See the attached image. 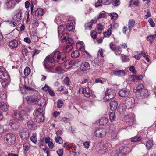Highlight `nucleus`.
I'll return each instance as SVG.
<instances>
[{
	"label": "nucleus",
	"instance_id": "nucleus-39",
	"mask_svg": "<svg viewBox=\"0 0 156 156\" xmlns=\"http://www.w3.org/2000/svg\"><path fill=\"white\" fill-rule=\"evenodd\" d=\"M122 50L121 48V47L119 46L116 48V49L115 50V53L116 55H119L121 53Z\"/></svg>",
	"mask_w": 156,
	"mask_h": 156
},
{
	"label": "nucleus",
	"instance_id": "nucleus-14",
	"mask_svg": "<svg viewBox=\"0 0 156 156\" xmlns=\"http://www.w3.org/2000/svg\"><path fill=\"white\" fill-rule=\"evenodd\" d=\"M9 124L12 129H15L18 128L20 126V123L15 119L10 120Z\"/></svg>",
	"mask_w": 156,
	"mask_h": 156
},
{
	"label": "nucleus",
	"instance_id": "nucleus-33",
	"mask_svg": "<svg viewBox=\"0 0 156 156\" xmlns=\"http://www.w3.org/2000/svg\"><path fill=\"white\" fill-rule=\"evenodd\" d=\"M76 46L78 49L82 51L83 50L84 46L83 43V42H78L76 44Z\"/></svg>",
	"mask_w": 156,
	"mask_h": 156
},
{
	"label": "nucleus",
	"instance_id": "nucleus-12",
	"mask_svg": "<svg viewBox=\"0 0 156 156\" xmlns=\"http://www.w3.org/2000/svg\"><path fill=\"white\" fill-rule=\"evenodd\" d=\"M137 96L139 99H142L147 97L149 95L147 90L146 89L141 90L140 92H137Z\"/></svg>",
	"mask_w": 156,
	"mask_h": 156
},
{
	"label": "nucleus",
	"instance_id": "nucleus-15",
	"mask_svg": "<svg viewBox=\"0 0 156 156\" xmlns=\"http://www.w3.org/2000/svg\"><path fill=\"white\" fill-rule=\"evenodd\" d=\"M130 93L129 90L127 89H122L120 90L118 93L119 95L121 97H127Z\"/></svg>",
	"mask_w": 156,
	"mask_h": 156
},
{
	"label": "nucleus",
	"instance_id": "nucleus-37",
	"mask_svg": "<svg viewBox=\"0 0 156 156\" xmlns=\"http://www.w3.org/2000/svg\"><path fill=\"white\" fill-rule=\"evenodd\" d=\"M73 48V46L71 45H68L65 46L64 48V51L66 52H69Z\"/></svg>",
	"mask_w": 156,
	"mask_h": 156
},
{
	"label": "nucleus",
	"instance_id": "nucleus-3",
	"mask_svg": "<svg viewBox=\"0 0 156 156\" xmlns=\"http://www.w3.org/2000/svg\"><path fill=\"white\" fill-rule=\"evenodd\" d=\"M116 93L114 90L112 89H107L104 99L105 101L113 99Z\"/></svg>",
	"mask_w": 156,
	"mask_h": 156
},
{
	"label": "nucleus",
	"instance_id": "nucleus-30",
	"mask_svg": "<svg viewBox=\"0 0 156 156\" xmlns=\"http://www.w3.org/2000/svg\"><path fill=\"white\" fill-rule=\"evenodd\" d=\"M39 101H40V102L39 101L38 102V104L39 106L41 107H44L46 104V100L43 98H40L38 99Z\"/></svg>",
	"mask_w": 156,
	"mask_h": 156
},
{
	"label": "nucleus",
	"instance_id": "nucleus-49",
	"mask_svg": "<svg viewBox=\"0 0 156 156\" xmlns=\"http://www.w3.org/2000/svg\"><path fill=\"white\" fill-rule=\"evenodd\" d=\"M111 19L113 20H115L118 17V14L115 13H111L110 15Z\"/></svg>",
	"mask_w": 156,
	"mask_h": 156
},
{
	"label": "nucleus",
	"instance_id": "nucleus-62",
	"mask_svg": "<svg viewBox=\"0 0 156 156\" xmlns=\"http://www.w3.org/2000/svg\"><path fill=\"white\" fill-rule=\"evenodd\" d=\"M66 43H69L71 44H73V43L74 41L72 38H69L67 39L66 41Z\"/></svg>",
	"mask_w": 156,
	"mask_h": 156
},
{
	"label": "nucleus",
	"instance_id": "nucleus-45",
	"mask_svg": "<svg viewBox=\"0 0 156 156\" xmlns=\"http://www.w3.org/2000/svg\"><path fill=\"white\" fill-rule=\"evenodd\" d=\"M112 33L111 30L109 29L107 31L104 33V35L105 37H109L111 35Z\"/></svg>",
	"mask_w": 156,
	"mask_h": 156
},
{
	"label": "nucleus",
	"instance_id": "nucleus-29",
	"mask_svg": "<svg viewBox=\"0 0 156 156\" xmlns=\"http://www.w3.org/2000/svg\"><path fill=\"white\" fill-rule=\"evenodd\" d=\"M142 52H136L133 53V56L137 60H139L142 56Z\"/></svg>",
	"mask_w": 156,
	"mask_h": 156
},
{
	"label": "nucleus",
	"instance_id": "nucleus-61",
	"mask_svg": "<svg viewBox=\"0 0 156 156\" xmlns=\"http://www.w3.org/2000/svg\"><path fill=\"white\" fill-rule=\"evenodd\" d=\"M50 89V87L48 85L45 84L44 86L42 88V89L45 91H48Z\"/></svg>",
	"mask_w": 156,
	"mask_h": 156
},
{
	"label": "nucleus",
	"instance_id": "nucleus-63",
	"mask_svg": "<svg viewBox=\"0 0 156 156\" xmlns=\"http://www.w3.org/2000/svg\"><path fill=\"white\" fill-rule=\"evenodd\" d=\"M92 22H88L86 24V26L87 28H88L90 30L92 28Z\"/></svg>",
	"mask_w": 156,
	"mask_h": 156
},
{
	"label": "nucleus",
	"instance_id": "nucleus-18",
	"mask_svg": "<svg viewBox=\"0 0 156 156\" xmlns=\"http://www.w3.org/2000/svg\"><path fill=\"white\" fill-rule=\"evenodd\" d=\"M0 78L3 80L9 79V77L7 72L6 71H0Z\"/></svg>",
	"mask_w": 156,
	"mask_h": 156
},
{
	"label": "nucleus",
	"instance_id": "nucleus-41",
	"mask_svg": "<svg viewBox=\"0 0 156 156\" xmlns=\"http://www.w3.org/2000/svg\"><path fill=\"white\" fill-rule=\"evenodd\" d=\"M80 55V53L78 51H74L72 52L71 56L73 58H76L78 57Z\"/></svg>",
	"mask_w": 156,
	"mask_h": 156
},
{
	"label": "nucleus",
	"instance_id": "nucleus-21",
	"mask_svg": "<svg viewBox=\"0 0 156 156\" xmlns=\"http://www.w3.org/2000/svg\"><path fill=\"white\" fill-rule=\"evenodd\" d=\"M44 14V10L41 8L37 9L35 12V15L36 16L41 17Z\"/></svg>",
	"mask_w": 156,
	"mask_h": 156
},
{
	"label": "nucleus",
	"instance_id": "nucleus-42",
	"mask_svg": "<svg viewBox=\"0 0 156 156\" xmlns=\"http://www.w3.org/2000/svg\"><path fill=\"white\" fill-rule=\"evenodd\" d=\"M65 29L62 25H60L58 28V34L59 36L64 30Z\"/></svg>",
	"mask_w": 156,
	"mask_h": 156
},
{
	"label": "nucleus",
	"instance_id": "nucleus-31",
	"mask_svg": "<svg viewBox=\"0 0 156 156\" xmlns=\"http://www.w3.org/2000/svg\"><path fill=\"white\" fill-rule=\"evenodd\" d=\"M135 23V20L133 19L129 20L128 23V28L129 30H131L134 26Z\"/></svg>",
	"mask_w": 156,
	"mask_h": 156
},
{
	"label": "nucleus",
	"instance_id": "nucleus-46",
	"mask_svg": "<svg viewBox=\"0 0 156 156\" xmlns=\"http://www.w3.org/2000/svg\"><path fill=\"white\" fill-rule=\"evenodd\" d=\"M121 59L122 62H127L130 60L129 58L127 56H126L125 55L122 56Z\"/></svg>",
	"mask_w": 156,
	"mask_h": 156
},
{
	"label": "nucleus",
	"instance_id": "nucleus-23",
	"mask_svg": "<svg viewBox=\"0 0 156 156\" xmlns=\"http://www.w3.org/2000/svg\"><path fill=\"white\" fill-rule=\"evenodd\" d=\"M45 109L43 108H38L36 109L33 113V115L35 116L36 115L42 114L44 115Z\"/></svg>",
	"mask_w": 156,
	"mask_h": 156
},
{
	"label": "nucleus",
	"instance_id": "nucleus-35",
	"mask_svg": "<svg viewBox=\"0 0 156 156\" xmlns=\"http://www.w3.org/2000/svg\"><path fill=\"white\" fill-rule=\"evenodd\" d=\"M55 142L59 144H62L63 143V140L61 137L58 136H56L55 139Z\"/></svg>",
	"mask_w": 156,
	"mask_h": 156
},
{
	"label": "nucleus",
	"instance_id": "nucleus-55",
	"mask_svg": "<svg viewBox=\"0 0 156 156\" xmlns=\"http://www.w3.org/2000/svg\"><path fill=\"white\" fill-rule=\"evenodd\" d=\"M111 156H122L120 155V153L119 151H113L111 153Z\"/></svg>",
	"mask_w": 156,
	"mask_h": 156
},
{
	"label": "nucleus",
	"instance_id": "nucleus-40",
	"mask_svg": "<svg viewBox=\"0 0 156 156\" xmlns=\"http://www.w3.org/2000/svg\"><path fill=\"white\" fill-rule=\"evenodd\" d=\"M23 149L25 153H26L30 147V145L28 143H25L23 145Z\"/></svg>",
	"mask_w": 156,
	"mask_h": 156
},
{
	"label": "nucleus",
	"instance_id": "nucleus-16",
	"mask_svg": "<svg viewBox=\"0 0 156 156\" xmlns=\"http://www.w3.org/2000/svg\"><path fill=\"white\" fill-rule=\"evenodd\" d=\"M22 9H18L16 11V14L14 16L13 19L14 20L17 21H19L21 20L22 11Z\"/></svg>",
	"mask_w": 156,
	"mask_h": 156
},
{
	"label": "nucleus",
	"instance_id": "nucleus-56",
	"mask_svg": "<svg viewBox=\"0 0 156 156\" xmlns=\"http://www.w3.org/2000/svg\"><path fill=\"white\" fill-rule=\"evenodd\" d=\"M109 47L110 49L113 51H115L116 49L115 45L112 42L109 45Z\"/></svg>",
	"mask_w": 156,
	"mask_h": 156
},
{
	"label": "nucleus",
	"instance_id": "nucleus-1",
	"mask_svg": "<svg viewBox=\"0 0 156 156\" xmlns=\"http://www.w3.org/2000/svg\"><path fill=\"white\" fill-rule=\"evenodd\" d=\"M52 59L55 62L61 64L64 63L66 60V55L62 52L56 51L52 54Z\"/></svg>",
	"mask_w": 156,
	"mask_h": 156
},
{
	"label": "nucleus",
	"instance_id": "nucleus-28",
	"mask_svg": "<svg viewBox=\"0 0 156 156\" xmlns=\"http://www.w3.org/2000/svg\"><path fill=\"white\" fill-rule=\"evenodd\" d=\"M98 121L100 125H104L108 122V119L105 117H103L98 120Z\"/></svg>",
	"mask_w": 156,
	"mask_h": 156
},
{
	"label": "nucleus",
	"instance_id": "nucleus-48",
	"mask_svg": "<svg viewBox=\"0 0 156 156\" xmlns=\"http://www.w3.org/2000/svg\"><path fill=\"white\" fill-rule=\"evenodd\" d=\"M24 74L25 76L28 75L30 73V69L29 67H27L24 70Z\"/></svg>",
	"mask_w": 156,
	"mask_h": 156
},
{
	"label": "nucleus",
	"instance_id": "nucleus-17",
	"mask_svg": "<svg viewBox=\"0 0 156 156\" xmlns=\"http://www.w3.org/2000/svg\"><path fill=\"white\" fill-rule=\"evenodd\" d=\"M90 66L89 64L87 62H82L80 66V69L82 71H84L89 69Z\"/></svg>",
	"mask_w": 156,
	"mask_h": 156
},
{
	"label": "nucleus",
	"instance_id": "nucleus-32",
	"mask_svg": "<svg viewBox=\"0 0 156 156\" xmlns=\"http://www.w3.org/2000/svg\"><path fill=\"white\" fill-rule=\"evenodd\" d=\"M74 29L73 23L72 22L68 23L66 25V30L70 31H72Z\"/></svg>",
	"mask_w": 156,
	"mask_h": 156
},
{
	"label": "nucleus",
	"instance_id": "nucleus-54",
	"mask_svg": "<svg viewBox=\"0 0 156 156\" xmlns=\"http://www.w3.org/2000/svg\"><path fill=\"white\" fill-rule=\"evenodd\" d=\"M70 80L69 77H66L64 80V83L66 85H68L70 83Z\"/></svg>",
	"mask_w": 156,
	"mask_h": 156
},
{
	"label": "nucleus",
	"instance_id": "nucleus-64",
	"mask_svg": "<svg viewBox=\"0 0 156 156\" xmlns=\"http://www.w3.org/2000/svg\"><path fill=\"white\" fill-rule=\"evenodd\" d=\"M63 149H60L57 151V153L58 155L61 156L63 154Z\"/></svg>",
	"mask_w": 156,
	"mask_h": 156
},
{
	"label": "nucleus",
	"instance_id": "nucleus-9",
	"mask_svg": "<svg viewBox=\"0 0 156 156\" xmlns=\"http://www.w3.org/2000/svg\"><path fill=\"white\" fill-rule=\"evenodd\" d=\"M106 133V129L100 128L96 130L94 132V134L96 137L101 138L105 136Z\"/></svg>",
	"mask_w": 156,
	"mask_h": 156
},
{
	"label": "nucleus",
	"instance_id": "nucleus-4",
	"mask_svg": "<svg viewBox=\"0 0 156 156\" xmlns=\"http://www.w3.org/2000/svg\"><path fill=\"white\" fill-rule=\"evenodd\" d=\"M5 142L9 145H11L15 144L16 138L15 135L12 133L6 134L5 137Z\"/></svg>",
	"mask_w": 156,
	"mask_h": 156
},
{
	"label": "nucleus",
	"instance_id": "nucleus-36",
	"mask_svg": "<svg viewBox=\"0 0 156 156\" xmlns=\"http://www.w3.org/2000/svg\"><path fill=\"white\" fill-rule=\"evenodd\" d=\"M69 37L68 34L67 33H64L60 38V40L62 42H64L67 40Z\"/></svg>",
	"mask_w": 156,
	"mask_h": 156
},
{
	"label": "nucleus",
	"instance_id": "nucleus-44",
	"mask_svg": "<svg viewBox=\"0 0 156 156\" xmlns=\"http://www.w3.org/2000/svg\"><path fill=\"white\" fill-rule=\"evenodd\" d=\"M118 105L117 102L115 100L111 102L110 103V107H117Z\"/></svg>",
	"mask_w": 156,
	"mask_h": 156
},
{
	"label": "nucleus",
	"instance_id": "nucleus-6",
	"mask_svg": "<svg viewBox=\"0 0 156 156\" xmlns=\"http://www.w3.org/2000/svg\"><path fill=\"white\" fill-rule=\"evenodd\" d=\"M26 114V112L24 110L21 111H16L15 112L13 115V117L14 118L19 120H23Z\"/></svg>",
	"mask_w": 156,
	"mask_h": 156
},
{
	"label": "nucleus",
	"instance_id": "nucleus-8",
	"mask_svg": "<svg viewBox=\"0 0 156 156\" xmlns=\"http://www.w3.org/2000/svg\"><path fill=\"white\" fill-rule=\"evenodd\" d=\"M79 93L80 94H83L86 97H90L92 94V91L90 88L88 87L85 88H81L79 90Z\"/></svg>",
	"mask_w": 156,
	"mask_h": 156
},
{
	"label": "nucleus",
	"instance_id": "nucleus-5",
	"mask_svg": "<svg viewBox=\"0 0 156 156\" xmlns=\"http://www.w3.org/2000/svg\"><path fill=\"white\" fill-rule=\"evenodd\" d=\"M19 135L22 140L27 139L29 136L28 130L26 128H22L19 131Z\"/></svg>",
	"mask_w": 156,
	"mask_h": 156
},
{
	"label": "nucleus",
	"instance_id": "nucleus-34",
	"mask_svg": "<svg viewBox=\"0 0 156 156\" xmlns=\"http://www.w3.org/2000/svg\"><path fill=\"white\" fill-rule=\"evenodd\" d=\"M153 145L152 141L151 140H149L147 141L146 143V146L148 150H150L152 148Z\"/></svg>",
	"mask_w": 156,
	"mask_h": 156
},
{
	"label": "nucleus",
	"instance_id": "nucleus-53",
	"mask_svg": "<svg viewBox=\"0 0 156 156\" xmlns=\"http://www.w3.org/2000/svg\"><path fill=\"white\" fill-rule=\"evenodd\" d=\"M102 0H98V1L95 3V6L96 7H98L101 6L102 4Z\"/></svg>",
	"mask_w": 156,
	"mask_h": 156
},
{
	"label": "nucleus",
	"instance_id": "nucleus-26",
	"mask_svg": "<svg viewBox=\"0 0 156 156\" xmlns=\"http://www.w3.org/2000/svg\"><path fill=\"white\" fill-rule=\"evenodd\" d=\"M113 73L114 75L119 77L123 76L125 75V72L123 70L115 71Z\"/></svg>",
	"mask_w": 156,
	"mask_h": 156
},
{
	"label": "nucleus",
	"instance_id": "nucleus-50",
	"mask_svg": "<svg viewBox=\"0 0 156 156\" xmlns=\"http://www.w3.org/2000/svg\"><path fill=\"white\" fill-rule=\"evenodd\" d=\"M144 86L142 84H140L137 87H136V93L137 92H140V91L144 89Z\"/></svg>",
	"mask_w": 156,
	"mask_h": 156
},
{
	"label": "nucleus",
	"instance_id": "nucleus-43",
	"mask_svg": "<svg viewBox=\"0 0 156 156\" xmlns=\"http://www.w3.org/2000/svg\"><path fill=\"white\" fill-rule=\"evenodd\" d=\"M58 91L60 92L64 91V93H68L67 90L63 86H61L59 87L58 88Z\"/></svg>",
	"mask_w": 156,
	"mask_h": 156
},
{
	"label": "nucleus",
	"instance_id": "nucleus-38",
	"mask_svg": "<svg viewBox=\"0 0 156 156\" xmlns=\"http://www.w3.org/2000/svg\"><path fill=\"white\" fill-rule=\"evenodd\" d=\"M142 138L141 137L135 136L131 138V141L132 142H136L140 141Z\"/></svg>",
	"mask_w": 156,
	"mask_h": 156
},
{
	"label": "nucleus",
	"instance_id": "nucleus-10",
	"mask_svg": "<svg viewBox=\"0 0 156 156\" xmlns=\"http://www.w3.org/2000/svg\"><path fill=\"white\" fill-rule=\"evenodd\" d=\"M131 151V149L130 148L126 146H124L119 148V152L120 156H126Z\"/></svg>",
	"mask_w": 156,
	"mask_h": 156
},
{
	"label": "nucleus",
	"instance_id": "nucleus-60",
	"mask_svg": "<svg viewBox=\"0 0 156 156\" xmlns=\"http://www.w3.org/2000/svg\"><path fill=\"white\" fill-rule=\"evenodd\" d=\"M63 101L61 100H59L57 102L58 107H61L63 106Z\"/></svg>",
	"mask_w": 156,
	"mask_h": 156
},
{
	"label": "nucleus",
	"instance_id": "nucleus-25",
	"mask_svg": "<svg viewBox=\"0 0 156 156\" xmlns=\"http://www.w3.org/2000/svg\"><path fill=\"white\" fill-rule=\"evenodd\" d=\"M18 45V42L17 41L13 40L9 42V46L12 49L16 48Z\"/></svg>",
	"mask_w": 156,
	"mask_h": 156
},
{
	"label": "nucleus",
	"instance_id": "nucleus-11",
	"mask_svg": "<svg viewBox=\"0 0 156 156\" xmlns=\"http://www.w3.org/2000/svg\"><path fill=\"white\" fill-rule=\"evenodd\" d=\"M107 141H105L103 142L102 144H101L100 145H98L97 147V148L98 147L101 146L100 149H98V151H100V153L101 154L105 153L107 151L109 145Z\"/></svg>",
	"mask_w": 156,
	"mask_h": 156
},
{
	"label": "nucleus",
	"instance_id": "nucleus-20",
	"mask_svg": "<svg viewBox=\"0 0 156 156\" xmlns=\"http://www.w3.org/2000/svg\"><path fill=\"white\" fill-rule=\"evenodd\" d=\"M27 126L31 129H35L37 127V124L31 120L27 122Z\"/></svg>",
	"mask_w": 156,
	"mask_h": 156
},
{
	"label": "nucleus",
	"instance_id": "nucleus-57",
	"mask_svg": "<svg viewBox=\"0 0 156 156\" xmlns=\"http://www.w3.org/2000/svg\"><path fill=\"white\" fill-rule=\"evenodd\" d=\"M32 142L36 144L37 142V137L35 135H34L30 138Z\"/></svg>",
	"mask_w": 156,
	"mask_h": 156
},
{
	"label": "nucleus",
	"instance_id": "nucleus-24",
	"mask_svg": "<svg viewBox=\"0 0 156 156\" xmlns=\"http://www.w3.org/2000/svg\"><path fill=\"white\" fill-rule=\"evenodd\" d=\"M35 119L37 122H43L44 119V115L40 114V115H36Z\"/></svg>",
	"mask_w": 156,
	"mask_h": 156
},
{
	"label": "nucleus",
	"instance_id": "nucleus-13",
	"mask_svg": "<svg viewBox=\"0 0 156 156\" xmlns=\"http://www.w3.org/2000/svg\"><path fill=\"white\" fill-rule=\"evenodd\" d=\"M135 106V100L132 97H128L126 99V107H134Z\"/></svg>",
	"mask_w": 156,
	"mask_h": 156
},
{
	"label": "nucleus",
	"instance_id": "nucleus-47",
	"mask_svg": "<svg viewBox=\"0 0 156 156\" xmlns=\"http://www.w3.org/2000/svg\"><path fill=\"white\" fill-rule=\"evenodd\" d=\"M109 118L111 122L114 120L115 119V116L114 112H110L109 114Z\"/></svg>",
	"mask_w": 156,
	"mask_h": 156
},
{
	"label": "nucleus",
	"instance_id": "nucleus-2",
	"mask_svg": "<svg viewBox=\"0 0 156 156\" xmlns=\"http://www.w3.org/2000/svg\"><path fill=\"white\" fill-rule=\"evenodd\" d=\"M43 64L45 69L47 71L50 70L55 65L52 57L50 56H47L43 62Z\"/></svg>",
	"mask_w": 156,
	"mask_h": 156
},
{
	"label": "nucleus",
	"instance_id": "nucleus-22",
	"mask_svg": "<svg viewBox=\"0 0 156 156\" xmlns=\"http://www.w3.org/2000/svg\"><path fill=\"white\" fill-rule=\"evenodd\" d=\"M16 5L15 1L14 0H9L6 4V6L9 9L13 8Z\"/></svg>",
	"mask_w": 156,
	"mask_h": 156
},
{
	"label": "nucleus",
	"instance_id": "nucleus-58",
	"mask_svg": "<svg viewBox=\"0 0 156 156\" xmlns=\"http://www.w3.org/2000/svg\"><path fill=\"white\" fill-rule=\"evenodd\" d=\"M22 52L23 56H25L27 55L28 50L27 48H24L22 49Z\"/></svg>",
	"mask_w": 156,
	"mask_h": 156
},
{
	"label": "nucleus",
	"instance_id": "nucleus-52",
	"mask_svg": "<svg viewBox=\"0 0 156 156\" xmlns=\"http://www.w3.org/2000/svg\"><path fill=\"white\" fill-rule=\"evenodd\" d=\"M106 16V14L105 12L104 11H102L101 12L98 17V19H100L102 18L105 17Z\"/></svg>",
	"mask_w": 156,
	"mask_h": 156
},
{
	"label": "nucleus",
	"instance_id": "nucleus-51",
	"mask_svg": "<svg viewBox=\"0 0 156 156\" xmlns=\"http://www.w3.org/2000/svg\"><path fill=\"white\" fill-rule=\"evenodd\" d=\"M3 80V81L2 82V85L3 87H5L9 83V79Z\"/></svg>",
	"mask_w": 156,
	"mask_h": 156
},
{
	"label": "nucleus",
	"instance_id": "nucleus-59",
	"mask_svg": "<svg viewBox=\"0 0 156 156\" xmlns=\"http://www.w3.org/2000/svg\"><path fill=\"white\" fill-rule=\"evenodd\" d=\"M151 26L152 27H154L155 26V23L154 22L152 19L151 18H150L148 21Z\"/></svg>",
	"mask_w": 156,
	"mask_h": 156
},
{
	"label": "nucleus",
	"instance_id": "nucleus-7",
	"mask_svg": "<svg viewBox=\"0 0 156 156\" xmlns=\"http://www.w3.org/2000/svg\"><path fill=\"white\" fill-rule=\"evenodd\" d=\"M37 97L35 95L27 96L26 98L27 103L29 105H34L38 102Z\"/></svg>",
	"mask_w": 156,
	"mask_h": 156
},
{
	"label": "nucleus",
	"instance_id": "nucleus-19",
	"mask_svg": "<svg viewBox=\"0 0 156 156\" xmlns=\"http://www.w3.org/2000/svg\"><path fill=\"white\" fill-rule=\"evenodd\" d=\"M70 68H77L78 67V63L74 60L68 61L66 62Z\"/></svg>",
	"mask_w": 156,
	"mask_h": 156
},
{
	"label": "nucleus",
	"instance_id": "nucleus-27",
	"mask_svg": "<svg viewBox=\"0 0 156 156\" xmlns=\"http://www.w3.org/2000/svg\"><path fill=\"white\" fill-rule=\"evenodd\" d=\"M155 39H156V30L154 32V34L150 35L147 37V40L150 41V43H152Z\"/></svg>",
	"mask_w": 156,
	"mask_h": 156
}]
</instances>
